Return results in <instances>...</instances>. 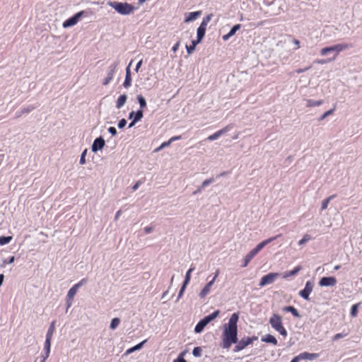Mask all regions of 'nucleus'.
Segmentation results:
<instances>
[{"mask_svg": "<svg viewBox=\"0 0 362 362\" xmlns=\"http://www.w3.org/2000/svg\"><path fill=\"white\" fill-rule=\"evenodd\" d=\"M239 319L238 313H233L227 325H224L222 334L223 349H229L233 344L238 342V326L237 323Z\"/></svg>", "mask_w": 362, "mask_h": 362, "instance_id": "obj_1", "label": "nucleus"}, {"mask_svg": "<svg viewBox=\"0 0 362 362\" xmlns=\"http://www.w3.org/2000/svg\"><path fill=\"white\" fill-rule=\"evenodd\" d=\"M281 236V235H278L276 236L271 237L262 242L259 243L255 248H253L245 257L244 259V264L242 265V267H246L250 262L259 253V252L262 250L267 245L272 243L274 240H276L278 237Z\"/></svg>", "mask_w": 362, "mask_h": 362, "instance_id": "obj_2", "label": "nucleus"}, {"mask_svg": "<svg viewBox=\"0 0 362 362\" xmlns=\"http://www.w3.org/2000/svg\"><path fill=\"white\" fill-rule=\"evenodd\" d=\"M107 5L114 8L118 13L127 16L132 13L135 7L127 2L108 1Z\"/></svg>", "mask_w": 362, "mask_h": 362, "instance_id": "obj_3", "label": "nucleus"}, {"mask_svg": "<svg viewBox=\"0 0 362 362\" xmlns=\"http://www.w3.org/2000/svg\"><path fill=\"white\" fill-rule=\"evenodd\" d=\"M269 324L271 327L278 332L281 335L286 337L287 336V331L283 326L282 317L279 314H273L269 319Z\"/></svg>", "mask_w": 362, "mask_h": 362, "instance_id": "obj_4", "label": "nucleus"}, {"mask_svg": "<svg viewBox=\"0 0 362 362\" xmlns=\"http://www.w3.org/2000/svg\"><path fill=\"white\" fill-rule=\"evenodd\" d=\"M257 338L256 337H243L240 341L238 340V342L235 343L236 345L234 347L233 351L235 352L240 351L244 349L247 346L252 344L254 340H256Z\"/></svg>", "mask_w": 362, "mask_h": 362, "instance_id": "obj_5", "label": "nucleus"}, {"mask_svg": "<svg viewBox=\"0 0 362 362\" xmlns=\"http://www.w3.org/2000/svg\"><path fill=\"white\" fill-rule=\"evenodd\" d=\"M84 13L85 11H83L76 13L63 23V27L66 28L75 25L79 21L81 18L84 15Z\"/></svg>", "mask_w": 362, "mask_h": 362, "instance_id": "obj_6", "label": "nucleus"}, {"mask_svg": "<svg viewBox=\"0 0 362 362\" xmlns=\"http://www.w3.org/2000/svg\"><path fill=\"white\" fill-rule=\"evenodd\" d=\"M119 62H115L112 64H110L107 69V76L103 80V84L104 86H107L110 83V82L112 80L114 75L115 74L117 66L119 65Z\"/></svg>", "mask_w": 362, "mask_h": 362, "instance_id": "obj_7", "label": "nucleus"}, {"mask_svg": "<svg viewBox=\"0 0 362 362\" xmlns=\"http://www.w3.org/2000/svg\"><path fill=\"white\" fill-rule=\"evenodd\" d=\"M279 276V273H269L265 276H264L259 284L260 287H263L266 285L272 284L276 279Z\"/></svg>", "mask_w": 362, "mask_h": 362, "instance_id": "obj_8", "label": "nucleus"}, {"mask_svg": "<svg viewBox=\"0 0 362 362\" xmlns=\"http://www.w3.org/2000/svg\"><path fill=\"white\" fill-rule=\"evenodd\" d=\"M353 47V45L350 43H340L332 46V49L334 52L332 60H334L338 54L341 51L346 50Z\"/></svg>", "mask_w": 362, "mask_h": 362, "instance_id": "obj_9", "label": "nucleus"}, {"mask_svg": "<svg viewBox=\"0 0 362 362\" xmlns=\"http://www.w3.org/2000/svg\"><path fill=\"white\" fill-rule=\"evenodd\" d=\"M105 145V139L102 136L96 138L92 144L91 150L93 152L96 153L103 148Z\"/></svg>", "mask_w": 362, "mask_h": 362, "instance_id": "obj_10", "label": "nucleus"}, {"mask_svg": "<svg viewBox=\"0 0 362 362\" xmlns=\"http://www.w3.org/2000/svg\"><path fill=\"white\" fill-rule=\"evenodd\" d=\"M313 285L310 281L305 284L304 289L300 291L299 295L305 300H309V296L313 291Z\"/></svg>", "mask_w": 362, "mask_h": 362, "instance_id": "obj_11", "label": "nucleus"}, {"mask_svg": "<svg viewBox=\"0 0 362 362\" xmlns=\"http://www.w3.org/2000/svg\"><path fill=\"white\" fill-rule=\"evenodd\" d=\"M337 284V279L334 276L322 277L319 281L320 286H334Z\"/></svg>", "mask_w": 362, "mask_h": 362, "instance_id": "obj_12", "label": "nucleus"}, {"mask_svg": "<svg viewBox=\"0 0 362 362\" xmlns=\"http://www.w3.org/2000/svg\"><path fill=\"white\" fill-rule=\"evenodd\" d=\"M319 354L303 352L298 355L300 360H310L313 361L319 357Z\"/></svg>", "mask_w": 362, "mask_h": 362, "instance_id": "obj_13", "label": "nucleus"}, {"mask_svg": "<svg viewBox=\"0 0 362 362\" xmlns=\"http://www.w3.org/2000/svg\"><path fill=\"white\" fill-rule=\"evenodd\" d=\"M230 129V126L228 125V126L225 127L224 128L220 129L219 131L216 132L214 134L209 136L207 139L209 141L216 140L219 136H221V135H223V134H226L227 132H228Z\"/></svg>", "mask_w": 362, "mask_h": 362, "instance_id": "obj_14", "label": "nucleus"}, {"mask_svg": "<svg viewBox=\"0 0 362 362\" xmlns=\"http://www.w3.org/2000/svg\"><path fill=\"white\" fill-rule=\"evenodd\" d=\"M204 37V21L201 23L200 25L197 29V39L192 41V44L195 43V46L201 42Z\"/></svg>", "mask_w": 362, "mask_h": 362, "instance_id": "obj_15", "label": "nucleus"}, {"mask_svg": "<svg viewBox=\"0 0 362 362\" xmlns=\"http://www.w3.org/2000/svg\"><path fill=\"white\" fill-rule=\"evenodd\" d=\"M144 117V113L142 110H138L136 112L132 111L129 114V119H134V122L140 121Z\"/></svg>", "mask_w": 362, "mask_h": 362, "instance_id": "obj_16", "label": "nucleus"}, {"mask_svg": "<svg viewBox=\"0 0 362 362\" xmlns=\"http://www.w3.org/2000/svg\"><path fill=\"white\" fill-rule=\"evenodd\" d=\"M202 11L190 12L185 16V22L189 23L196 20L199 16L202 15Z\"/></svg>", "mask_w": 362, "mask_h": 362, "instance_id": "obj_17", "label": "nucleus"}, {"mask_svg": "<svg viewBox=\"0 0 362 362\" xmlns=\"http://www.w3.org/2000/svg\"><path fill=\"white\" fill-rule=\"evenodd\" d=\"M127 100V95L126 94H122L119 96L116 101V107L117 109H120L124 106Z\"/></svg>", "mask_w": 362, "mask_h": 362, "instance_id": "obj_18", "label": "nucleus"}, {"mask_svg": "<svg viewBox=\"0 0 362 362\" xmlns=\"http://www.w3.org/2000/svg\"><path fill=\"white\" fill-rule=\"evenodd\" d=\"M305 103H306V107H316V106L321 105L323 103V101L321 100H311V99H306L305 100Z\"/></svg>", "mask_w": 362, "mask_h": 362, "instance_id": "obj_19", "label": "nucleus"}, {"mask_svg": "<svg viewBox=\"0 0 362 362\" xmlns=\"http://www.w3.org/2000/svg\"><path fill=\"white\" fill-rule=\"evenodd\" d=\"M283 310L284 312L291 313L296 317H300L299 312L293 306H286V307L283 308Z\"/></svg>", "mask_w": 362, "mask_h": 362, "instance_id": "obj_20", "label": "nucleus"}, {"mask_svg": "<svg viewBox=\"0 0 362 362\" xmlns=\"http://www.w3.org/2000/svg\"><path fill=\"white\" fill-rule=\"evenodd\" d=\"M262 341H264V342H267V343L273 344L274 345H276L277 344V340L272 334H267L264 337H263L262 339Z\"/></svg>", "mask_w": 362, "mask_h": 362, "instance_id": "obj_21", "label": "nucleus"}, {"mask_svg": "<svg viewBox=\"0 0 362 362\" xmlns=\"http://www.w3.org/2000/svg\"><path fill=\"white\" fill-rule=\"evenodd\" d=\"M54 330H55V321H53L51 322V324L48 328V330H47V332L46 334V339H52V337Z\"/></svg>", "mask_w": 362, "mask_h": 362, "instance_id": "obj_22", "label": "nucleus"}, {"mask_svg": "<svg viewBox=\"0 0 362 362\" xmlns=\"http://www.w3.org/2000/svg\"><path fill=\"white\" fill-rule=\"evenodd\" d=\"M147 341L146 339L142 341L141 342L139 343L138 344L135 345L134 346L129 349L127 351V354H131L135 351H137V350H139L141 349L144 344Z\"/></svg>", "mask_w": 362, "mask_h": 362, "instance_id": "obj_23", "label": "nucleus"}, {"mask_svg": "<svg viewBox=\"0 0 362 362\" xmlns=\"http://www.w3.org/2000/svg\"><path fill=\"white\" fill-rule=\"evenodd\" d=\"M78 288L75 286L74 285L68 291L67 293V295H66V298H71V299H74L75 295L76 294L77 291H78Z\"/></svg>", "mask_w": 362, "mask_h": 362, "instance_id": "obj_24", "label": "nucleus"}, {"mask_svg": "<svg viewBox=\"0 0 362 362\" xmlns=\"http://www.w3.org/2000/svg\"><path fill=\"white\" fill-rule=\"evenodd\" d=\"M219 310H216L212 314L205 317V326L211 322L213 320H214L219 314Z\"/></svg>", "mask_w": 362, "mask_h": 362, "instance_id": "obj_25", "label": "nucleus"}, {"mask_svg": "<svg viewBox=\"0 0 362 362\" xmlns=\"http://www.w3.org/2000/svg\"><path fill=\"white\" fill-rule=\"evenodd\" d=\"M301 269H302L301 266L296 267L294 269H293L290 272H286L284 275V278H287L291 276H294V275L297 274L298 273V272L301 270Z\"/></svg>", "mask_w": 362, "mask_h": 362, "instance_id": "obj_26", "label": "nucleus"}, {"mask_svg": "<svg viewBox=\"0 0 362 362\" xmlns=\"http://www.w3.org/2000/svg\"><path fill=\"white\" fill-rule=\"evenodd\" d=\"M218 272L217 271L216 272L214 278L210 281H209L206 284V285H205V296L209 292L210 288L214 284V282L216 278L218 276Z\"/></svg>", "mask_w": 362, "mask_h": 362, "instance_id": "obj_27", "label": "nucleus"}, {"mask_svg": "<svg viewBox=\"0 0 362 362\" xmlns=\"http://www.w3.org/2000/svg\"><path fill=\"white\" fill-rule=\"evenodd\" d=\"M136 98L140 106V110L145 108L146 107V101L144 97L141 95H138Z\"/></svg>", "mask_w": 362, "mask_h": 362, "instance_id": "obj_28", "label": "nucleus"}, {"mask_svg": "<svg viewBox=\"0 0 362 362\" xmlns=\"http://www.w3.org/2000/svg\"><path fill=\"white\" fill-rule=\"evenodd\" d=\"M51 340L52 339H45L44 350L45 351L46 357H48L50 353Z\"/></svg>", "mask_w": 362, "mask_h": 362, "instance_id": "obj_29", "label": "nucleus"}, {"mask_svg": "<svg viewBox=\"0 0 362 362\" xmlns=\"http://www.w3.org/2000/svg\"><path fill=\"white\" fill-rule=\"evenodd\" d=\"M119 323H120V319L119 318H118V317L113 318L111 320V322H110V329H112V330L115 329L118 327Z\"/></svg>", "mask_w": 362, "mask_h": 362, "instance_id": "obj_30", "label": "nucleus"}, {"mask_svg": "<svg viewBox=\"0 0 362 362\" xmlns=\"http://www.w3.org/2000/svg\"><path fill=\"white\" fill-rule=\"evenodd\" d=\"M13 239L12 236H0V245L8 244Z\"/></svg>", "mask_w": 362, "mask_h": 362, "instance_id": "obj_31", "label": "nucleus"}, {"mask_svg": "<svg viewBox=\"0 0 362 362\" xmlns=\"http://www.w3.org/2000/svg\"><path fill=\"white\" fill-rule=\"evenodd\" d=\"M204 330V318L200 320L194 328V332L200 333Z\"/></svg>", "mask_w": 362, "mask_h": 362, "instance_id": "obj_32", "label": "nucleus"}, {"mask_svg": "<svg viewBox=\"0 0 362 362\" xmlns=\"http://www.w3.org/2000/svg\"><path fill=\"white\" fill-rule=\"evenodd\" d=\"M334 111V108H332L331 110H329L326 111L324 114H322L319 117L318 121L321 122V121L324 120L328 116L332 115L333 114Z\"/></svg>", "mask_w": 362, "mask_h": 362, "instance_id": "obj_33", "label": "nucleus"}, {"mask_svg": "<svg viewBox=\"0 0 362 362\" xmlns=\"http://www.w3.org/2000/svg\"><path fill=\"white\" fill-rule=\"evenodd\" d=\"M331 52H334L332 49V46L324 47L320 50V54L322 56H325Z\"/></svg>", "mask_w": 362, "mask_h": 362, "instance_id": "obj_34", "label": "nucleus"}, {"mask_svg": "<svg viewBox=\"0 0 362 362\" xmlns=\"http://www.w3.org/2000/svg\"><path fill=\"white\" fill-rule=\"evenodd\" d=\"M131 85H132V76L125 75V78H124V81L123 83V86L125 88H128L131 86Z\"/></svg>", "mask_w": 362, "mask_h": 362, "instance_id": "obj_35", "label": "nucleus"}, {"mask_svg": "<svg viewBox=\"0 0 362 362\" xmlns=\"http://www.w3.org/2000/svg\"><path fill=\"white\" fill-rule=\"evenodd\" d=\"M332 197H333L332 196H330L322 202L321 210H325L327 208L328 204H329L330 200L332 199Z\"/></svg>", "mask_w": 362, "mask_h": 362, "instance_id": "obj_36", "label": "nucleus"}, {"mask_svg": "<svg viewBox=\"0 0 362 362\" xmlns=\"http://www.w3.org/2000/svg\"><path fill=\"white\" fill-rule=\"evenodd\" d=\"M310 240H311V237L310 235L308 234H305L303 235V238L300 239L299 241H298V245H304L305 243H306L307 242H308Z\"/></svg>", "mask_w": 362, "mask_h": 362, "instance_id": "obj_37", "label": "nucleus"}, {"mask_svg": "<svg viewBox=\"0 0 362 362\" xmlns=\"http://www.w3.org/2000/svg\"><path fill=\"white\" fill-rule=\"evenodd\" d=\"M202 348L200 346H197V347L194 348V349L192 351V354L194 356L198 357L202 355Z\"/></svg>", "mask_w": 362, "mask_h": 362, "instance_id": "obj_38", "label": "nucleus"}, {"mask_svg": "<svg viewBox=\"0 0 362 362\" xmlns=\"http://www.w3.org/2000/svg\"><path fill=\"white\" fill-rule=\"evenodd\" d=\"M194 270V268H190L186 273L183 284L187 285L190 280V273Z\"/></svg>", "mask_w": 362, "mask_h": 362, "instance_id": "obj_39", "label": "nucleus"}, {"mask_svg": "<svg viewBox=\"0 0 362 362\" xmlns=\"http://www.w3.org/2000/svg\"><path fill=\"white\" fill-rule=\"evenodd\" d=\"M35 107L33 105H30L27 107H23L21 110V113L26 114L30 112L32 110H33Z\"/></svg>", "mask_w": 362, "mask_h": 362, "instance_id": "obj_40", "label": "nucleus"}, {"mask_svg": "<svg viewBox=\"0 0 362 362\" xmlns=\"http://www.w3.org/2000/svg\"><path fill=\"white\" fill-rule=\"evenodd\" d=\"M87 149H85L81 155V158H80V160H79V163L81 165H84L86 163V153H87Z\"/></svg>", "mask_w": 362, "mask_h": 362, "instance_id": "obj_41", "label": "nucleus"}, {"mask_svg": "<svg viewBox=\"0 0 362 362\" xmlns=\"http://www.w3.org/2000/svg\"><path fill=\"white\" fill-rule=\"evenodd\" d=\"M358 304H355L352 306L351 308V315L354 317L356 316L357 315V312H358Z\"/></svg>", "mask_w": 362, "mask_h": 362, "instance_id": "obj_42", "label": "nucleus"}, {"mask_svg": "<svg viewBox=\"0 0 362 362\" xmlns=\"http://www.w3.org/2000/svg\"><path fill=\"white\" fill-rule=\"evenodd\" d=\"M240 27H241V25L240 24L235 25L231 28V30H230L229 33L233 36L240 28Z\"/></svg>", "mask_w": 362, "mask_h": 362, "instance_id": "obj_43", "label": "nucleus"}, {"mask_svg": "<svg viewBox=\"0 0 362 362\" xmlns=\"http://www.w3.org/2000/svg\"><path fill=\"white\" fill-rule=\"evenodd\" d=\"M332 59H317L314 62L319 64H325L328 62H332Z\"/></svg>", "mask_w": 362, "mask_h": 362, "instance_id": "obj_44", "label": "nucleus"}, {"mask_svg": "<svg viewBox=\"0 0 362 362\" xmlns=\"http://www.w3.org/2000/svg\"><path fill=\"white\" fill-rule=\"evenodd\" d=\"M127 124V120L125 119H121L119 122H118V128L119 129H122L124 128Z\"/></svg>", "mask_w": 362, "mask_h": 362, "instance_id": "obj_45", "label": "nucleus"}, {"mask_svg": "<svg viewBox=\"0 0 362 362\" xmlns=\"http://www.w3.org/2000/svg\"><path fill=\"white\" fill-rule=\"evenodd\" d=\"M186 286H187V285L182 284V286H181V288L180 289L177 300H178L182 297L183 293L185 292Z\"/></svg>", "mask_w": 362, "mask_h": 362, "instance_id": "obj_46", "label": "nucleus"}, {"mask_svg": "<svg viewBox=\"0 0 362 362\" xmlns=\"http://www.w3.org/2000/svg\"><path fill=\"white\" fill-rule=\"evenodd\" d=\"M346 335H347V334L338 333L333 337L332 339H333V341H337L341 338L346 337Z\"/></svg>", "mask_w": 362, "mask_h": 362, "instance_id": "obj_47", "label": "nucleus"}, {"mask_svg": "<svg viewBox=\"0 0 362 362\" xmlns=\"http://www.w3.org/2000/svg\"><path fill=\"white\" fill-rule=\"evenodd\" d=\"M186 49L188 54H191L195 49V43H193V45H186Z\"/></svg>", "mask_w": 362, "mask_h": 362, "instance_id": "obj_48", "label": "nucleus"}, {"mask_svg": "<svg viewBox=\"0 0 362 362\" xmlns=\"http://www.w3.org/2000/svg\"><path fill=\"white\" fill-rule=\"evenodd\" d=\"M72 303H73V299L66 298V312H67L68 309L72 305Z\"/></svg>", "mask_w": 362, "mask_h": 362, "instance_id": "obj_49", "label": "nucleus"}, {"mask_svg": "<svg viewBox=\"0 0 362 362\" xmlns=\"http://www.w3.org/2000/svg\"><path fill=\"white\" fill-rule=\"evenodd\" d=\"M87 282V279H82L80 281H78L77 284H75V286L79 288L80 287H81L83 285H84Z\"/></svg>", "mask_w": 362, "mask_h": 362, "instance_id": "obj_50", "label": "nucleus"}, {"mask_svg": "<svg viewBox=\"0 0 362 362\" xmlns=\"http://www.w3.org/2000/svg\"><path fill=\"white\" fill-rule=\"evenodd\" d=\"M108 132L111 134L112 136H115L117 133V129L114 127H110L107 129Z\"/></svg>", "mask_w": 362, "mask_h": 362, "instance_id": "obj_51", "label": "nucleus"}, {"mask_svg": "<svg viewBox=\"0 0 362 362\" xmlns=\"http://www.w3.org/2000/svg\"><path fill=\"white\" fill-rule=\"evenodd\" d=\"M310 67H311V66H307V67L303 68V69H296V72L297 74H301V73H303V72H305V71H306L309 70V69H310Z\"/></svg>", "mask_w": 362, "mask_h": 362, "instance_id": "obj_52", "label": "nucleus"}, {"mask_svg": "<svg viewBox=\"0 0 362 362\" xmlns=\"http://www.w3.org/2000/svg\"><path fill=\"white\" fill-rule=\"evenodd\" d=\"M171 143H172V142H171V141H170V140H169V141H166V142H163V143L160 145V146L157 149V151H158V150H160V149H162V148H165V147H166V146H168Z\"/></svg>", "mask_w": 362, "mask_h": 362, "instance_id": "obj_53", "label": "nucleus"}, {"mask_svg": "<svg viewBox=\"0 0 362 362\" xmlns=\"http://www.w3.org/2000/svg\"><path fill=\"white\" fill-rule=\"evenodd\" d=\"M14 260H15V257L13 256V257H9L7 259L4 260V264H12L14 262Z\"/></svg>", "mask_w": 362, "mask_h": 362, "instance_id": "obj_54", "label": "nucleus"}, {"mask_svg": "<svg viewBox=\"0 0 362 362\" xmlns=\"http://www.w3.org/2000/svg\"><path fill=\"white\" fill-rule=\"evenodd\" d=\"M153 230V228L152 226H146L144 228V231L146 234L151 233Z\"/></svg>", "mask_w": 362, "mask_h": 362, "instance_id": "obj_55", "label": "nucleus"}, {"mask_svg": "<svg viewBox=\"0 0 362 362\" xmlns=\"http://www.w3.org/2000/svg\"><path fill=\"white\" fill-rule=\"evenodd\" d=\"M173 362H187V361L182 356H180L176 359H175L173 361Z\"/></svg>", "mask_w": 362, "mask_h": 362, "instance_id": "obj_56", "label": "nucleus"}, {"mask_svg": "<svg viewBox=\"0 0 362 362\" xmlns=\"http://www.w3.org/2000/svg\"><path fill=\"white\" fill-rule=\"evenodd\" d=\"M142 63H143V61H142V59H141V60H140V61L136 64V67H135V69H134L136 72H138V71H139V69H140V67H141V66Z\"/></svg>", "mask_w": 362, "mask_h": 362, "instance_id": "obj_57", "label": "nucleus"}, {"mask_svg": "<svg viewBox=\"0 0 362 362\" xmlns=\"http://www.w3.org/2000/svg\"><path fill=\"white\" fill-rule=\"evenodd\" d=\"M293 42L296 46V49L300 48V41L298 40L293 39Z\"/></svg>", "mask_w": 362, "mask_h": 362, "instance_id": "obj_58", "label": "nucleus"}, {"mask_svg": "<svg viewBox=\"0 0 362 362\" xmlns=\"http://www.w3.org/2000/svg\"><path fill=\"white\" fill-rule=\"evenodd\" d=\"M131 64H132V62L129 63V64L126 68V76H131V71H130Z\"/></svg>", "mask_w": 362, "mask_h": 362, "instance_id": "obj_59", "label": "nucleus"}, {"mask_svg": "<svg viewBox=\"0 0 362 362\" xmlns=\"http://www.w3.org/2000/svg\"><path fill=\"white\" fill-rule=\"evenodd\" d=\"M179 46H180V43L179 42H177L175 45H174V46L172 47V51L173 52H175L178 48H179Z\"/></svg>", "mask_w": 362, "mask_h": 362, "instance_id": "obj_60", "label": "nucleus"}, {"mask_svg": "<svg viewBox=\"0 0 362 362\" xmlns=\"http://www.w3.org/2000/svg\"><path fill=\"white\" fill-rule=\"evenodd\" d=\"M121 214H122V211L121 210L117 211L116 214H115V221L118 220V218H119Z\"/></svg>", "mask_w": 362, "mask_h": 362, "instance_id": "obj_61", "label": "nucleus"}, {"mask_svg": "<svg viewBox=\"0 0 362 362\" xmlns=\"http://www.w3.org/2000/svg\"><path fill=\"white\" fill-rule=\"evenodd\" d=\"M230 37H232V35L228 33V34L224 35L223 36V40L224 41H226V40H228Z\"/></svg>", "mask_w": 362, "mask_h": 362, "instance_id": "obj_62", "label": "nucleus"}, {"mask_svg": "<svg viewBox=\"0 0 362 362\" xmlns=\"http://www.w3.org/2000/svg\"><path fill=\"white\" fill-rule=\"evenodd\" d=\"M214 181V178H211L209 180H205V186L212 183Z\"/></svg>", "mask_w": 362, "mask_h": 362, "instance_id": "obj_63", "label": "nucleus"}, {"mask_svg": "<svg viewBox=\"0 0 362 362\" xmlns=\"http://www.w3.org/2000/svg\"><path fill=\"white\" fill-rule=\"evenodd\" d=\"M300 361L299 358L298 356H296V357H294L291 362H298Z\"/></svg>", "mask_w": 362, "mask_h": 362, "instance_id": "obj_64", "label": "nucleus"}]
</instances>
